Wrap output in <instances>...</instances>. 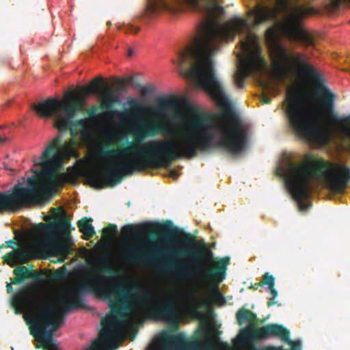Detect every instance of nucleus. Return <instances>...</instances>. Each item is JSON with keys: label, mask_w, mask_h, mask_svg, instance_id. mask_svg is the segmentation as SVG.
<instances>
[{"label": "nucleus", "mask_w": 350, "mask_h": 350, "mask_svg": "<svg viewBox=\"0 0 350 350\" xmlns=\"http://www.w3.org/2000/svg\"><path fill=\"white\" fill-rule=\"evenodd\" d=\"M280 9L277 7H270L262 3H257L252 10L248 12V16H254L253 25L255 26L266 22L276 23Z\"/></svg>", "instance_id": "obj_17"}, {"label": "nucleus", "mask_w": 350, "mask_h": 350, "mask_svg": "<svg viewBox=\"0 0 350 350\" xmlns=\"http://www.w3.org/2000/svg\"><path fill=\"white\" fill-rule=\"evenodd\" d=\"M134 53V51L131 49H130L129 51H128V55L129 56H132V55Z\"/></svg>", "instance_id": "obj_49"}, {"label": "nucleus", "mask_w": 350, "mask_h": 350, "mask_svg": "<svg viewBox=\"0 0 350 350\" xmlns=\"http://www.w3.org/2000/svg\"><path fill=\"white\" fill-rule=\"evenodd\" d=\"M27 257V253L25 251L13 250L9 254H6L4 258L7 261L8 258H10L12 262L22 261ZM9 263V262H8Z\"/></svg>", "instance_id": "obj_25"}, {"label": "nucleus", "mask_w": 350, "mask_h": 350, "mask_svg": "<svg viewBox=\"0 0 350 350\" xmlns=\"http://www.w3.org/2000/svg\"><path fill=\"white\" fill-rule=\"evenodd\" d=\"M278 3L283 7L286 8L288 5V3L286 0H278Z\"/></svg>", "instance_id": "obj_44"}, {"label": "nucleus", "mask_w": 350, "mask_h": 350, "mask_svg": "<svg viewBox=\"0 0 350 350\" xmlns=\"http://www.w3.org/2000/svg\"><path fill=\"white\" fill-rule=\"evenodd\" d=\"M262 285L261 284V282H256L254 284H251L249 287L250 289H252V290H254V291H256L259 288V287H262Z\"/></svg>", "instance_id": "obj_38"}, {"label": "nucleus", "mask_w": 350, "mask_h": 350, "mask_svg": "<svg viewBox=\"0 0 350 350\" xmlns=\"http://www.w3.org/2000/svg\"><path fill=\"white\" fill-rule=\"evenodd\" d=\"M148 230H149V228L146 226H140L137 228L131 224L125 225L122 228V233L128 237L139 236Z\"/></svg>", "instance_id": "obj_23"}, {"label": "nucleus", "mask_w": 350, "mask_h": 350, "mask_svg": "<svg viewBox=\"0 0 350 350\" xmlns=\"http://www.w3.org/2000/svg\"><path fill=\"white\" fill-rule=\"evenodd\" d=\"M237 320L239 325H242L243 322L254 323L256 320L255 313L250 310L242 308L238 310L236 314Z\"/></svg>", "instance_id": "obj_22"}, {"label": "nucleus", "mask_w": 350, "mask_h": 350, "mask_svg": "<svg viewBox=\"0 0 350 350\" xmlns=\"http://www.w3.org/2000/svg\"><path fill=\"white\" fill-rule=\"evenodd\" d=\"M118 96L115 93L114 90L108 86L105 87L100 105V107L103 110V113L102 116H98V117L99 118L111 119L116 116L119 119L124 120H130L131 117H137L139 113L147 111V108L141 103L133 98H129L127 103L131 109L120 112L113 108L114 105L118 103Z\"/></svg>", "instance_id": "obj_12"}, {"label": "nucleus", "mask_w": 350, "mask_h": 350, "mask_svg": "<svg viewBox=\"0 0 350 350\" xmlns=\"http://www.w3.org/2000/svg\"><path fill=\"white\" fill-rule=\"evenodd\" d=\"M63 218L54 221L49 224L40 223L38 227L40 230L46 234H51L54 232H68L70 227V221L66 217L64 211L61 213Z\"/></svg>", "instance_id": "obj_18"}, {"label": "nucleus", "mask_w": 350, "mask_h": 350, "mask_svg": "<svg viewBox=\"0 0 350 350\" xmlns=\"http://www.w3.org/2000/svg\"><path fill=\"white\" fill-rule=\"evenodd\" d=\"M170 176H171L172 177H173L174 178H177V177H178V173H177L175 170H172L170 171Z\"/></svg>", "instance_id": "obj_45"}, {"label": "nucleus", "mask_w": 350, "mask_h": 350, "mask_svg": "<svg viewBox=\"0 0 350 350\" xmlns=\"http://www.w3.org/2000/svg\"><path fill=\"white\" fill-rule=\"evenodd\" d=\"M265 38L271 45L272 68L275 77L280 81L284 80L288 75H293L299 79L310 81L314 84L315 92L320 96L319 106L323 112H327L328 118L332 122H349V116H339L336 112V94L326 85L325 81L318 70L308 62V57L303 53H290L278 42L276 29L269 27Z\"/></svg>", "instance_id": "obj_4"}, {"label": "nucleus", "mask_w": 350, "mask_h": 350, "mask_svg": "<svg viewBox=\"0 0 350 350\" xmlns=\"http://www.w3.org/2000/svg\"><path fill=\"white\" fill-rule=\"evenodd\" d=\"M105 82V80L103 77H96L89 85L82 88V92L85 95L96 94L100 91L101 84Z\"/></svg>", "instance_id": "obj_20"}, {"label": "nucleus", "mask_w": 350, "mask_h": 350, "mask_svg": "<svg viewBox=\"0 0 350 350\" xmlns=\"http://www.w3.org/2000/svg\"><path fill=\"white\" fill-rule=\"evenodd\" d=\"M161 234L165 237L180 236L183 243L192 245L191 249L170 247L161 252L159 247L153 250H145L142 247L133 245L128 248V257L131 262L145 264H154L157 260L165 255V263L161 269L166 271L174 272L183 278H189L195 274L203 273L204 278L214 289L213 295L221 299L222 295L218 290V286L226 278L227 266L230 258L224 257L213 265H202L204 261L213 260V252L204 243H198L195 238L183 230L173 226L171 221L163 224Z\"/></svg>", "instance_id": "obj_3"}, {"label": "nucleus", "mask_w": 350, "mask_h": 350, "mask_svg": "<svg viewBox=\"0 0 350 350\" xmlns=\"http://www.w3.org/2000/svg\"><path fill=\"white\" fill-rule=\"evenodd\" d=\"M97 111L98 107L96 106H93L88 111V116L90 118H94L97 116Z\"/></svg>", "instance_id": "obj_35"}, {"label": "nucleus", "mask_w": 350, "mask_h": 350, "mask_svg": "<svg viewBox=\"0 0 350 350\" xmlns=\"http://www.w3.org/2000/svg\"><path fill=\"white\" fill-rule=\"evenodd\" d=\"M306 161L295 163L287 161L284 167L278 170L284 178L285 183L292 197L301 211L307 209L304 201L309 197L311 179H325L328 188L336 193H343L350 183V167L345 164H333L312 154L305 156Z\"/></svg>", "instance_id": "obj_5"}, {"label": "nucleus", "mask_w": 350, "mask_h": 350, "mask_svg": "<svg viewBox=\"0 0 350 350\" xmlns=\"http://www.w3.org/2000/svg\"><path fill=\"white\" fill-rule=\"evenodd\" d=\"M133 79L131 77H127L124 79H119L117 78L116 79V83L118 85V91H126L127 90V84L132 81Z\"/></svg>", "instance_id": "obj_29"}, {"label": "nucleus", "mask_w": 350, "mask_h": 350, "mask_svg": "<svg viewBox=\"0 0 350 350\" xmlns=\"http://www.w3.org/2000/svg\"><path fill=\"white\" fill-rule=\"evenodd\" d=\"M57 248L59 251H61V252H62L64 253L67 252L69 250L68 247L66 245L64 244V243H59V244H57Z\"/></svg>", "instance_id": "obj_36"}, {"label": "nucleus", "mask_w": 350, "mask_h": 350, "mask_svg": "<svg viewBox=\"0 0 350 350\" xmlns=\"http://www.w3.org/2000/svg\"><path fill=\"white\" fill-rule=\"evenodd\" d=\"M16 245V243L14 240H10L8 241H6V246L8 247L14 248Z\"/></svg>", "instance_id": "obj_43"}, {"label": "nucleus", "mask_w": 350, "mask_h": 350, "mask_svg": "<svg viewBox=\"0 0 350 350\" xmlns=\"http://www.w3.org/2000/svg\"><path fill=\"white\" fill-rule=\"evenodd\" d=\"M261 284L262 286L267 285L268 288H272L273 286H275V278L272 275L269 274V272H266L262 275Z\"/></svg>", "instance_id": "obj_30"}, {"label": "nucleus", "mask_w": 350, "mask_h": 350, "mask_svg": "<svg viewBox=\"0 0 350 350\" xmlns=\"http://www.w3.org/2000/svg\"><path fill=\"white\" fill-rule=\"evenodd\" d=\"M8 139L6 137H3L0 136V146L4 144L7 142Z\"/></svg>", "instance_id": "obj_46"}, {"label": "nucleus", "mask_w": 350, "mask_h": 350, "mask_svg": "<svg viewBox=\"0 0 350 350\" xmlns=\"http://www.w3.org/2000/svg\"><path fill=\"white\" fill-rule=\"evenodd\" d=\"M243 338L247 342L265 340L269 338H279L282 341L288 339L290 331L282 325L270 323L262 327L251 325L241 331Z\"/></svg>", "instance_id": "obj_15"}, {"label": "nucleus", "mask_w": 350, "mask_h": 350, "mask_svg": "<svg viewBox=\"0 0 350 350\" xmlns=\"http://www.w3.org/2000/svg\"><path fill=\"white\" fill-rule=\"evenodd\" d=\"M63 274H64L63 271H62L59 269H57L55 271V272L54 273V278L56 279H60L62 278Z\"/></svg>", "instance_id": "obj_41"}, {"label": "nucleus", "mask_w": 350, "mask_h": 350, "mask_svg": "<svg viewBox=\"0 0 350 350\" xmlns=\"http://www.w3.org/2000/svg\"><path fill=\"white\" fill-rule=\"evenodd\" d=\"M208 1L212 4H217L218 2V0ZM185 5L198 10L199 9V0H148L144 17L151 19L162 11L175 14L181 12Z\"/></svg>", "instance_id": "obj_14"}, {"label": "nucleus", "mask_w": 350, "mask_h": 350, "mask_svg": "<svg viewBox=\"0 0 350 350\" xmlns=\"http://www.w3.org/2000/svg\"><path fill=\"white\" fill-rule=\"evenodd\" d=\"M144 159V160L134 156L133 159H122L107 167L105 172L99 167H92L88 170L84 176L88 184L94 188L103 189L106 185L114 186L124 176L132 174L135 171L153 168L150 165L155 164V161L150 157Z\"/></svg>", "instance_id": "obj_8"}, {"label": "nucleus", "mask_w": 350, "mask_h": 350, "mask_svg": "<svg viewBox=\"0 0 350 350\" xmlns=\"http://www.w3.org/2000/svg\"><path fill=\"white\" fill-rule=\"evenodd\" d=\"M250 29L251 25L243 17L233 16L222 24L209 21L201 27L195 46L179 51L177 61H174L181 72L208 93L222 110L215 125L220 133L217 146L232 154L245 148L247 128L233 111L215 75L212 56L221 43L233 40L237 35L245 34Z\"/></svg>", "instance_id": "obj_1"}, {"label": "nucleus", "mask_w": 350, "mask_h": 350, "mask_svg": "<svg viewBox=\"0 0 350 350\" xmlns=\"http://www.w3.org/2000/svg\"><path fill=\"white\" fill-rule=\"evenodd\" d=\"M51 211L54 214H56V213H59V208H53L51 209Z\"/></svg>", "instance_id": "obj_48"}, {"label": "nucleus", "mask_w": 350, "mask_h": 350, "mask_svg": "<svg viewBox=\"0 0 350 350\" xmlns=\"http://www.w3.org/2000/svg\"><path fill=\"white\" fill-rule=\"evenodd\" d=\"M107 25L110 26L111 25V23L110 22H107Z\"/></svg>", "instance_id": "obj_51"}, {"label": "nucleus", "mask_w": 350, "mask_h": 350, "mask_svg": "<svg viewBox=\"0 0 350 350\" xmlns=\"http://www.w3.org/2000/svg\"><path fill=\"white\" fill-rule=\"evenodd\" d=\"M263 88L269 91H275V88L273 86H272L270 83H269L268 82L264 83Z\"/></svg>", "instance_id": "obj_39"}, {"label": "nucleus", "mask_w": 350, "mask_h": 350, "mask_svg": "<svg viewBox=\"0 0 350 350\" xmlns=\"http://www.w3.org/2000/svg\"><path fill=\"white\" fill-rule=\"evenodd\" d=\"M324 118L327 124L331 128H338L340 129L342 133L345 135L346 137L350 138V126H348L347 124L350 123L349 122H332L329 120L328 115L327 112H323ZM347 116H350V114Z\"/></svg>", "instance_id": "obj_21"}, {"label": "nucleus", "mask_w": 350, "mask_h": 350, "mask_svg": "<svg viewBox=\"0 0 350 350\" xmlns=\"http://www.w3.org/2000/svg\"><path fill=\"white\" fill-rule=\"evenodd\" d=\"M341 2L342 0H325L324 5L329 14H334L340 9Z\"/></svg>", "instance_id": "obj_27"}, {"label": "nucleus", "mask_w": 350, "mask_h": 350, "mask_svg": "<svg viewBox=\"0 0 350 350\" xmlns=\"http://www.w3.org/2000/svg\"><path fill=\"white\" fill-rule=\"evenodd\" d=\"M98 265L103 267V271L109 274H114L116 273L115 269L111 265L110 258L108 256H104L102 257L99 261Z\"/></svg>", "instance_id": "obj_26"}, {"label": "nucleus", "mask_w": 350, "mask_h": 350, "mask_svg": "<svg viewBox=\"0 0 350 350\" xmlns=\"http://www.w3.org/2000/svg\"><path fill=\"white\" fill-rule=\"evenodd\" d=\"M30 269H27L25 266H20L14 269V273L15 275L18 276L23 279V282L29 279Z\"/></svg>", "instance_id": "obj_28"}, {"label": "nucleus", "mask_w": 350, "mask_h": 350, "mask_svg": "<svg viewBox=\"0 0 350 350\" xmlns=\"http://www.w3.org/2000/svg\"><path fill=\"white\" fill-rule=\"evenodd\" d=\"M317 13L315 8L308 5L299 4L291 8L279 25L282 34L305 47L314 46V38L304 29L302 23L308 16Z\"/></svg>", "instance_id": "obj_10"}, {"label": "nucleus", "mask_w": 350, "mask_h": 350, "mask_svg": "<svg viewBox=\"0 0 350 350\" xmlns=\"http://www.w3.org/2000/svg\"><path fill=\"white\" fill-rule=\"evenodd\" d=\"M6 287H7V291L8 293H10L12 292V287L11 284H8Z\"/></svg>", "instance_id": "obj_47"}, {"label": "nucleus", "mask_w": 350, "mask_h": 350, "mask_svg": "<svg viewBox=\"0 0 350 350\" xmlns=\"http://www.w3.org/2000/svg\"><path fill=\"white\" fill-rule=\"evenodd\" d=\"M216 8H218V9H220V10H223V8L219 7V5H216Z\"/></svg>", "instance_id": "obj_50"}, {"label": "nucleus", "mask_w": 350, "mask_h": 350, "mask_svg": "<svg viewBox=\"0 0 350 350\" xmlns=\"http://www.w3.org/2000/svg\"><path fill=\"white\" fill-rule=\"evenodd\" d=\"M29 278H31L36 282H40L42 280L40 273L33 270H30Z\"/></svg>", "instance_id": "obj_34"}, {"label": "nucleus", "mask_w": 350, "mask_h": 350, "mask_svg": "<svg viewBox=\"0 0 350 350\" xmlns=\"http://www.w3.org/2000/svg\"><path fill=\"white\" fill-rule=\"evenodd\" d=\"M125 33L133 32L137 33L139 31V27L132 24H128L122 28Z\"/></svg>", "instance_id": "obj_33"}, {"label": "nucleus", "mask_w": 350, "mask_h": 350, "mask_svg": "<svg viewBox=\"0 0 350 350\" xmlns=\"http://www.w3.org/2000/svg\"><path fill=\"white\" fill-rule=\"evenodd\" d=\"M148 314L156 320L167 321L175 328L178 327L176 306L172 298L166 297L156 302L154 306L148 308Z\"/></svg>", "instance_id": "obj_16"}, {"label": "nucleus", "mask_w": 350, "mask_h": 350, "mask_svg": "<svg viewBox=\"0 0 350 350\" xmlns=\"http://www.w3.org/2000/svg\"><path fill=\"white\" fill-rule=\"evenodd\" d=\"M289 124L299 137L315 140L320 135L319 113L312 104L293 98L286 108Z\"/></svg>", "instance_id": "obj_9"}, {"label": "nucleus", "mask_w": 350, "mask_h": 350, "mask_svg": "<svg viewBox=\"0 0 350 350\" xmlns=\"http://www.w3.org/2000/svg\"><path fill=\"white\" fill-rule=\"evenodd\" d=\"M40 199L39 183L36 178L29 177L27 180V187L19 183L10 190L0 191V213L17 212Z\"/></svg>", "instance_id": "obj_11"}, {"label": "nucleus", "mask_w": 350, "mask_h": 350, "mask_svg": "<svg viewBox=\"0 0 350 350\" xmlns=\"http://www.w3.org/2000/svg\"><path fill=\"white\" fill-rule=\"evenodd\" d=\"M22 282H23V279L16 275L12 280V283L14 284H20Z\"/></svg>", "instance_id": "obj_40"}, {"label": "nucleus", "mask_w": 350, "mask_h": 350, "mask_svg": "<svg viewBox=\"0 0 350 350\" xmlns=\"http://www.w3.org/2000/svg\"><path fill=\"white\" fill-rule=\"evenodd\" d=\"M142 93L146 96L151 93V90L148 87H143L142 89Z\"/></svg>", "instance_id": "obj_42"}, {"label": "nucleus", "mask_w": 350, "mask_h": 350, "mask_svg": "<svg viewBox=\"0 0 350 350\" xmlns=\"http://www.w3.org/2000/svg\"><path fill=\"white\" fill-rule=\"evenodd\" d=\"M92 219L86 217H83L78 221V227L80 232L83 234L84 239L89 240L95 234V230L92 225Z\"/></svg>", "instance_id": "obj_19"}, {"label": "nucleus", "mask_w": 350, "mask_h": 350, "mask_svg": "<svg viewBox=\"0 0 350 350\" xmlns=\"http://www.w3.org/2000/svg\"><path fill=\"white\" fill-rule=\"evenodd\" d=\"M83 106L84 101L75 92H68L62 100L49 98L38 104L33 103L31 108L41 118H54L53 126L59 132L70 131L73 137L79 130L83 139L90 140L93 137V132L89 120L86 118L73 120Z\"/></svg>", "instance_id": "obj_6"}, {"label": "nucleus", "mask_w": 350, "mask_h": 350, "mask_svg": "<svg viewBox=\"0 0 350 350\" xmlns=\"http://www.w3.org/2000/svg\"><path fill=\"white\" fill-rule=\"evenodd\" d=\"M187 306L190 311L193 312H197L198 306L201 302V299L194 291H191L187 295Z\"/></svg>", "instance_id": "obj_24"}, {"label": "nucleus", "mask_w": 350, "mask_h": 350, "mask_svg": "<svg viewBox=\"0 0 350 350\" xmlns=\"http://www.w3.org/2000/svg\"><path fill=\"white\" fill-rule=\"evenodd\" d=\"M179 101L174 96L158 97L155 107L151 109L152 115L136 121L135 126L131 131L133 141L128 142L126 147L100 149L99 156L113 158L118 155L132 154L144 160L150 157L155 161V164L150 165L154 168L168 165L183 157L193 158L198 151L211 148L215 138L211 131L213 124L203 113L193 115L190 118L186 132L178 142L172 139H160L142 144L147 137L172 133L173 130L167 126L170 120L169 111L177 109Z\"/></svg>", "instance_id": "obj_2"}, {"label": "nucleus", "mask_w": 350, "mask_h": 350, "mask_svg": "<svg viewBox=\"0 0 350 350\" xmlns=\"http://www.w3.org/2000/svg\"><path fill=\"white\" fill-rule=\"evenodd\" d=\"M269 291L271 293V298L268 301L267 305L269 307L273 306L275 304V301H274V299L278 296V291L275 288V286H273L272 288H268Z\"/></svg>", "instance_id": "obj_32"}, {"label": "nucleus", "mask_w": 350, "mask_h": 350, "mask_svg": "<svg viewBox=\"0 0 350 350\" xmlns=\"http://www.w3.org/2000/svg\"><path fill=\"white\" fill-rule=\"evenodd\" d=\"M271 98L266 96L265 94H262V96L260 98V102L262 104H269L271 103Z\"/></svg>", "instance_id": "obj_37"}, {"label": "nucleus", "mask_w": 350, "mask_h": 350, "mask_svg": "<svg viewBox=\"0 0 350 350\" xmlns=\"http://www.w3.org/2000/svg\"><path fill=\"white\" fill-rule=\"evenodd\" d=\"M241 49L249 56L241 62L239 69L234 75V81L238 88H243L245 78L257 72L264 62L260 56V49L254 41L248 39L241 41Z\"/></svg>", "instance_id": "obj_13"}, {"label": "nucleus", "mask_w": 350, "mask_h": 350, "mask_svg": "<svg viewBox=\"0 0 350 350\" xmlns=\"http://www.w3.org/2000/svg\"><path fill=\"white\" fill-rule=\"evenodd\" d=\"M75 154L72 142L63 143L62 136L57 135L42 153L40 161H35L34 165L42 167L40 170H32L36 176L35 178L47 181L53 185L64 183L67 180L68 175L65 173L59 174V167L64 159H69Z\"/></svg>", "instance_id": "obj_7"}, {"label": "nucleus", "mask_w": 350, "mask_h": 350, "mask_svg": "<svg viewBox=\"0 0 350 350\" xmlns=\"http://www.w3.org/2000/svg\"><path fill=\"white\" fill-rule=\"evenodd\" d=\"M118 233L117 226L115 224H109L103 228V235L105 238H109L113 234Z\"/></svg>", "instance_id": "obj_31"}]
</instances>
